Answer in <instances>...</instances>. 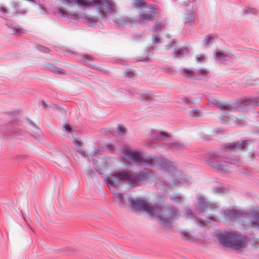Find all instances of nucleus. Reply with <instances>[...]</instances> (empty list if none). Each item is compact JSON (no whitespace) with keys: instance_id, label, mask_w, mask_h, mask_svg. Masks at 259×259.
Segmentation results:
<instances>
[{"instance_id":"f257e3e1","label":"nucleus","mask_w":259,"mask_h":259,"mask_svg":"<svg viewBox=\"0 0 259 259\" xmlns=\"http://www.w3.org/2000/svg\"><path fill=\"white\" fill-rule=\"evenodd\" d=\"M122 154L125 158L128 160L133 161L141 165L145 164L148 166L159 165L163 170L169 172V175L172 178L171 181L163 180L157 183L162 187L163 189L167 190L170 186H176V182L182 184L189 185L192 182V179L184 175L182 172L176 169L175 167L170 164L175 163L172 159H166L163 157H159L156 156L150 157L143 158L137 152L133 151L132 149L124 148L122 150Z\"/></svg>"},{"instance_id":"f03ea898","label":"nucleus","mask_w":259,"mask_h":259,"mask_svg":"<svg viewBox=\"0 0 259 259\" xmlns=\"http://www.w3.org/2000/svg\"><path fill=\"white\" fill-rule=\"evenodd\" d=\"M128 201L136 210L159 218L160 223L166 227H170L172 222L180 215L178 209L174 207H161L158 205L151 206L145 200L139 198H130Z\"/></svg>"},{"instance_id":"7ed1b4c3","label":"nucleus","mask_w":259,"mask_h":259,"mask_svg":"<svg viewBox=\"0 0 259 259\" xmlns=\"http://www.w3.org/2000/svg\"><path fill=\"white\" fill-rule=\"evenodd\" d=\"M247 146V140L227 143L224 145L223 151L209 154L206 162L210 166L220 171H229V164H238L239 158L234 156H227L229 151H236L245 149Z\"/></svg>"},{"instance_id":"20e7f679","label":"nucleus","mask_w":259,"mask_h":259,"mask_svg":"<svg viewBox=\"0 0 259 259\" xmlns=\"http://www.w3.org/2000/svg\"><path fill=\"white\" fill-rule=\"evenodd\" d=\"M149 175L148 172L141 171L135 175L124 171H115L105 179V182L110 189L119 188L121 185H127L129 188L139 186L144 184Z\"/></svg>"},{"instance_id":"39448f33","label":"nucleus","mask_w":259,"mask_h":259,"mask_svg":"<svg viewBox=\"0 0 259 259\" xmlns=\"http://www.w3.org/2000/svg\"><path fill=\"white\" fill-rule=\"evenodd\" d=\"M208 105L211 108H217L223 111L222 116L228 118L227 122L233 121L238 126L244 125L245 122L242 119H239L230 114V112H234L236 111L244 110L248 106H259V97L246 98L243 102L230 104L226 102H221L218 101H210Z\"/></svg>"},{"instance_id":"423d86ee","label":"nucleus","mask_w":259,"mask_h":259,"mask_svg":"<svg viewBox=\"0 0 259 259\" xmlns=\"http://www.w3.org/2000/svg\"><path fill=\"white\" fill-rule=\"evenodd\" d=\"M221 213L226 220L234 221L242 218L244 226L259 229V212L257 211L251 210L243 212L233 207H229L222 210Z\"/></svg>"},{"instance_id":"0eeeda50","label":"nucleus","mask_w":259,"mask_h":259,"mask_svg":"<svg viewBox=\"0 0 259 259\" xmlns=\"http://www.w3.org/2000/svg\"><path fill=\"white\" fill-rule=\"evenodd\" d=\"M215 234L220 243L224 246L242 250L247 246L246 237L241 234L218 231Z\"/></svg>"},{"instance_id":"6e6552de","label":"nucleus","mask_w":259,"mask_h":259,"mask_svg":"<svg viewBox=\"0 0 259 259\" xmlns=\"http://www.w3.org/2000/svg\"><path fill=\"white\" fill-rule=\"evenodd\" d=\"M91 5L100 9L99 13L101 17L107 19L111 22L112 21L115 24L122 25L125 21L117 18L114 16L116 13V7L111 0H93Z\"/></svg>"},{"instance_id":"1a4fd4ad","label":"nucleus","mask_w":259,"mask_h":259,"mask_svg":"<svg viewBox=\"0 0 259 259\" xmlns=\"http://www.w3.org/2000/svg\"><path fill=\"white\" fill-rule=\"evenodd\" d=\"M165 136L166 135L162 132H154L151 136V141L154 143H157L162 147L170 149L175 152H179L186 148V146L184 144L178 142L165 143L163 141Z\"/></svg>"},{"instance_id":"9d476101","label":"nucleus","mask_w":259,"mask_h":259,"mask_svg":"<svg viewBox=\"0 0 259 259\" xmlns=\"http://www.w3.org/2000/svg\"><path fill=\"white\" fill-rule=\"evenodd\" d=\"M184 76L194 79H203L206 78L208 71L206 68L196 69L193 68H185L180 71Z\"/></svg>"},{"instance_id":"9b49d317","label":"nucleus","mask_w":259,"mask_h":259,"mask_svg":"<svg viewBox=\"0 0 259 259\" xmlns=\"http://www.w3.org/2000/svg\"><path fill=\"white\" fill-rule=\"evenodd\" d=\"M21 124H22L23 126H25L26 130H27V132L28 133H30L31 134L33 133L37 135H40L41 133L40 129L38 127H37L35 124H33L30 121H15L12 122V125L14 128H19L20 130H22V128L21 127Z\"/></svg>"},{"instance_id":"f8f14e48","label":"nucleus","mask_w":259,"mask_h":259,"mask_svg":"<svg viewBox=\"0 0 259 259\" xmlns=\"http://www.w3.org/2000/svg\"><path fill=\"white\" fill-rule=\"evenodd\" d=\"M197 202L196 206L200 209H204L209 207L210 205V203L207 201L205 197L202 194H197L196 196Z\"/></svg>"},{"instance_id":"ddd939ff","label":"nucleus","mask_w":259,"mask_h":259,"mask_svg":"<svg viewBox=\"0 0 259 259\" xmlns=\"http://www.w3.org/2000/svg\"><path fill=\"white\" fill-rule=\"evenodd\" d=\"M201 97L200 96L193 97H184L181 100L177 101L179 103H193L197 104L200 102Z\"/></svg>"},{"instance_id":"4468645a","label":"nucleus","mask_w":259,"mask_h":259,"mask_svg":"<svg viewBox=\"0 0 259 259\" xmlns=\"http://www.w3.org/2000/svg\"><path fill=\"white\" fill-rule=\"evenodd\" d=\"M195 13L192 12L190 14H186L184 16V22L186 25L189 26L195 23Z\"/></svg>"},{"instance_id":"2eb2a0df","label":"nucleus","mask_w":259,"mask_h":259,"mask_svg":"<svg viewBox=\"0 0 259 259\" xmlns=\"http://www.w3.org/2000/svg\"><path fill=\"white\" fill-rule=\"evenodd\" d=\"M47 68L51 71L58 74L64 75L66 74V71L62 68H58L51 64H48Z\"/></svg>"},{"instance_id":"dca6fc26","label":"nucleus","mask_w":259,"mask_h":259,"mask_svg":"<svg viewBox=\"0 0 259 259\" xmlns=\"http://www.w3.org/2000/svg\"><path fill=\"white\" fill-rule=\"evenodd\" d=\"M188 54V51L187 48H175L174 50V57L181 58Z\"/></svg>"},{"instance_id":"f3484780","label":"nucleus","mask_w":259,"mask_h":259,"mask_svg":"<svg viewBox=\"0 0 259 259\" xmlns=\"http://www.w3.org/2000/svg\"><path fill=\"white\" fill-rule=\"evenodd\" d=\"M214 57L216 59L221 61H232V58L231 56L228 55H226L222 52H217L214 53Z\"/></svg>"},{"instance_id":"a211bd4d","label":"nucleus","mask_w":259,"mask_h":259,"mask_svg":"<svg viewBox=\"0 0 259 259\" xmlns=\"http://www.w3.org/2000/svg\"><path fill=\"white\" fill-rule=\"evenodd\" d=\"M213 35L212 34L207 35L203 40V45L205 47H208L213 43Z\"/></svg>"},{"instance_id":"6ab92c4d","label":"nucleus","mask_w":259,"mask_h":259,"mask_svg":"<svg viewBox=\"0 0 259 259\" xmlns=\"http://www.w3.org/2000/svg\"><path fill=\"white\" fill-rule=\"evenodd\" d=\"M229 190L224 187L220 186L217 187H213L212 188V191L214 194H222L228 192Z\"/></svg>"},{"instance_id":"aec40b11","label":"nucleus","mask_w":259,"mask_h":259,"mask_svg":"<svg viewBox=\"0 0 259 259\" xmlns=\"http://www.w3.org/2000/svg\"><path fill=\"white\" fill-rule=\"evenodd\" d=\"M76 55H77L79 59L82 60L85 63H89V61L93 60V58L92 56L85 55V54H79L78 53H75Z\"/></svg>"},{"instance_id":"412c9836","label":"nucleus","mask_w":259,"mask_h":259,"mask_svg":"<svg viewBox=\"0 0 259 259\" xmlns=\"http://www.w3.org/2000/svg\"><path fill=\"white\" fill-rule=\"evenodd\" d=\"M170 199L172 201L178 203H181L183 201V196L181 194H175L170 196Z\"/></svg>"},{"instance_id":"4be33fe9","label":"nucleus","mask_w":259,"mask_h":259,"mask_svg":"<svg viewBox=\"0 0 259 259\" xmlns=\"http://www.w3.org/2000/svg\"><path fill=\"white\" fill-rule=\"evenodd\" d=\"M84 23L90 25H95L97 22V19L93 17H85L83 18Z\"/></svg>"},{"instance_id":"5701e85b","label":"nucleus","mask_w":259,"mask_h":259,"mask_svg":"<svg viewBox=\"0 0 259 259\" xmlns=\"http://www.w3.org/2000/svg\"><path fill=\"white\" fill-rule=\"evenodd\" d=\"M189 115L191 117H198L203 115L202 111L198 109H192L189 112Z\"/></svg>"},{"instance_id":"b1692460","label":"nucleus","mask_w":259,"mask_h":259,"mask_svg":"<svg viewBox=\"0 0 259 259\" xmlns=\"http://www.w3.org/2000/svg\"><path fill=\"white\" fill-rule=\"evenodd\" d=\"M166 25V23L162 21H159L154 24V27H153V31L156 32L158 30H161L162 28L164 27Z\"/></svg>"},{"instance_id":"393cba45","label":"nucleus","mask_w":259,"mask_h":259,"mask_svg":"<svg viewBox=\"0 0 259 259\" xmlns=\"http://www.w3.org/2000/svg\"><path fill=\"white\" fill-rule=\"evenodd\" d=\"M244 14L248 15L249 14H252L254 15H257L259 14V11L257 10L255 8H246L244 10Z\"/></svg>"},{"instance_id":"a878e982","label":"nucleus","mask_w":259,"mask_h":259,"mask_svg":"<svg viewBox=\"0 0 259 259\" xmlns=\"http://www.w3.org/2000/svg\"><path fill=\"white\" fill-rule=\"evenodd\" d=\"M206 56L204 54H199L196 56L195 60L197 63H204L206 60Z\"/></svg>"},{"instance_id":"bb28decb","label":"nucleus","mask_w":259,"mask_h":259,"mask_svg":"<svg viewBox=\"0 0 259 259\" xmlns=\"http://www.w3.org/2000/svg\"><path fill=\"white\" fill-rule=\"evenodd\" d=\"M184 214L187 219L192 218L194 217L193 212L189 208H187L184 210Z\"/></svg>"},{"instance_id":"cd10ccee","label":"nucleus","mask_w":259,"mask_h":259,"mask_svg":"<svg viewBox=\"0 0 259 259\" xmlns=\"http://www.w3.org/2000/svg\"><path fill=\"white\" fill-rule=\"evenodd\" d=\"M35 47L38 51L44 53H48L50 52V50L48 48L39 45H36Z\"/></svg>"},{"instance_id":"c85d7f7f","label":"nucleus","mask_w":259,"mask_h":259,"mask_svg":"<svg viewBox=\"0 0 259 259\" xmlns=\"http://www.w3.org/2000/svg\"><path fill=\"white\" fill-rule=\"evenodd\" d=\"M57 13L61 16L63 17H68L67 13L64 10L61 9L60 8H56Z\"/></svg>"},{"instance_id":"c756f323","label":"nucleus","mask_w":259,"mask_h":259,"mask_svg":"<svg viewBox=\"0 0 259 259\" xmlns=\"http://www.w3.org/2000/svg\"><path fill=\"white\" fill-rule=\"evenodd\" d=\"M114 195L120 203L123 202V195L121 193H115Z\"/></svg>"},{"instance_id":"7c9ffc66","label":"nucleus","mask_w":259,"mask_h":259,"mask_svg":"<svg viewBox=\"0 0 259 259\" xmlns=\"http://www.w3.org/2000/svg\"><path fill=\"white\" fill-rule=\"evenodd\" d=\"M64 130L68 133H72L73 132H75V130H73L71 126L68 124H65L64 126Z\"/></svg>"},{"instance_id":"2f4dec72","label":"nucleus","mask_w":259,"mask_h":259,"mask_svg":"<svg viewBox=\"0 0 259 259\" xmlns=\"http://www.w3.org/2000/svg\"><path fill=\"white\" fill-rule=\"evenodd\" d=\"M181 233L186 237V239L188 240H191V236L190 233L188 231H183L181 232Z\"/></svg>"},{"instance_id":"473e14b6","label":"nucleus","mask_w":259,"mask_h":259,"mask_svg":"<svg viewBox=\"0 0 259 259\" xmlns=\"http://www.w3.org/2000/svg\"><path fill=\"white\" fill-rule=\"evenodd\" d=\"M205 221L208 223H211V222H217L218 221V218L214 215H209L207 217V220Z\"/></svg>"},{"instance_id":"72a5a7b5","label":"nucleus","mask_w":259,"mask_h":259,"mask_svg":"<svg viewBox=\"0 0 259 259\" xmlns=\"http://www.w3.org/2000/svg\"><path fill=\"white\" fill-rule=\"evenodd\" d=\"M13 32L16 33H23L21 28L19 26H15L13 28Z\"/></svg>"},{"instance_id":"f704fd0d","label":"nucleus","mask_w":259,"mask_h":259,"mask_svg":"<svg viewBox=\"0 0 259 259\" xmlns=\"http://www.w3.org/2000/svg\"><path fill=\"white\" fill-rule=\"evenodd\" d=\"M125 132V128L122 126H120L117 128V133L122 135Z\"/></svg>"},{"instance_id":"c9c22d12","label":"nucleus","mask_w":259,"mask_h":259,"mask_svg":"<svg viewBox=\"0 0 259 259\" xmlns=\"http://www.w3.org/2000/svg\"><path fill=\"white\" fill-rule=\"evenodd\" d=\"M134 72L132 71H126L124 72V75L127 77H132Z\"/></svg>"},{"instance_id":"e433bc0d","label":"nucleus","mask_w":259,"mask_h":259,"mask_svg":"<svg viewBox=\"0 0 259 259\" xmlns=\"http://www.w3.org/2000/svg\"><path fill=\"white\" fill-rule=\"evenodd\" d=\"M40 104L45 109L48 110L49 109V106L44 101H40Z\"/></svg>"},{"instance_id":"4c0bfd02","label":"nucleus","mask_w":259,"mask_h":259,"mask_svg":"<svg viewBox=\"0 0 259 259\" xmlns=\"http://www.w3.org/2000/svg\"><path fill=\"white\" fill-rule=\"evenodd\" d=\"M106 148L109 152H112L113 150V146L110 144H106Z\"/></svg>"},{"instance_id":"58836bf2","label":"nucleus","mask_w":259,"mask_h":259,"mask_svg":"<svg viewBox=\"0 0 259 259\" xmlns=\"http://www.w3.org/2000/svg\"><path fill=\"white\" fill-rule=\"evenodd\" d=\"M72 143L77 147H79L81 146V143L79 140L75 139L73 141Z\"/></svg>"},{"instance_id":"ea45409f","label":"nucleus","mask_w":259,"mask_h":259,"mask_svg":"<svg viewBox=\"0 0 259 259\" xmlns=\"http://www.w3.org/2000/svg\"><path fill=\"white\" fill-rule=\"evenodd\" d=\"M0 11L4 14H7L8 11L5 7H2L0 8Z\"/></svg>"},{"instance_id":"a19ab883","label":"nucleus","mask_w":259,"mask_h":259,"mask_svg":"<svg viewBox=\"0 0 259 259\" xmlns=\"http://www.w3.org/2000/svg\"><path fill=\"white\" fill-rule=\"evenodd\" d=\"M152 41L154 44H157V43L160 42L159 38L156 36H154Z\"/></svg>"},{"instance_id":"79ce46f5","label":"nucleus","mask_w":259,"mask_h":259,"mask_svg":"<svg viewBox=\"0 0 259 259\" xmlns=\"http://www.w3.org/2000/svg\"><path fill=\"white\" fill-rule=\"evenodd\" d=\"M100 152L99 150L98 149H95V151H93L91 154V156L93 157V156H96L99 152Z\"/></svg>"},{"instance_id":"37998d69","label":"nucleus","mask_w":259,"mask_h":259,"mask_svg":"<svg viewBox=\"0 0 259 259\" xmlns=\"http://www.w3.org/2000/svg\"><path fill=\"white\" fill-rule=\"evenodd\" d=\"M71 15L77 18L80 17L79 14L75 12L72 13Z\"/></svg>"},{"instance_id":"c03bdc74","label":"nucleus","mask_w":259,"mask_h":259,"mask_svg":"<svg viewBox=\"0 0 259 259\" xmlns=\"http://www.w3.org/2000/svg\"><path fill=\"white\" fill-rule=\"evenodd\" d=\"M173 45L171 44H169L165 46V49L168 50L170 49L171 48H172Z\"/></svg>"},{"instance_id":"a18cd8bd","label":"nucleus","mask_w":259,"mask_h":259,"mask_svg":"<svg viewBox=\"0 0 259 259\" xmlns=\"http://www.w3.org/2000/svg\"><path fill=\"white\" fill-rule=\"evenodd\" d=\"M246 85H254L256 84V83L253 82H246Z\"/></svg>"},{"instance_id":"49530a36","label":"nucleus","mask_w":259,"mask_h":259,"mask_svg":"<svg viewBox=\"0 0 259 259\" xmlns=\"http://www.w3.org/2000/svg\"><path fill=\"white\" fill-rule=\"evenodd\" d=\"M143 100H144V101L149 100H150V97H148V96H146V97H143Z\"/></svg>"},{"instance_id":"de8ad7c7","label":"nucleus","mask_w":259,"mask_h":259,"mask_svg":"<svg viewBox=\"0 0 259 259\" xmlns=\"http://www.w3.org/2000/svg\"><path fill=\"white\" fill-rule=\"evenodd\" d=\"M6 25L10 27H12V25L11 24V23L10 22H7V23H6Z\"/></svg>"},{"instance_id":"09e8293b","label":"nucleus","mask_w":259,"mask_h":259,"mask_svg":"<svg viewBox=\"0 0 259 259\" xmlns=\"http://www.w3.org/2000/svg\"><path fill=\"white\" fill-rule=\"evenodd\" d=\"M149 58L147 57L145 59H144L143 60H142L144 62H148L149 61Z\"/></svg>"},{"instance_id":"8fccbe9b","label":"nucleus","mask_w":259,"mask_h":259,"mask_svg":"<svg viewBox=\"0 0 259 259\" xmlns=\"http://www.w3.org/2000/svg\"><path fill=\"white\" fill-rule=\"evenodd\" d=\"M189 7L192 9V4L190 3L189 4Z\"/></svg>"},{"instance_id":"3c124183","label":"nucleus","mask_w":259,"mask_h":259,"mask_svg":"<svg viewBox=\"0 0 259 259\" xmlns=\"http://www.w3.org/2000/svg\"><path fill=\"white\" fill-rule=\"evenodd\" d=\"M221 120L222 123H225V120L223 119L222 118H221Z\"/></svg>"},{"instance_id":"603ef678","label":"nucleus","mask_w":259,"mask_h":259,"mask_svg":"<svg viewBox=\"0 0 259 259\" xmlns=\"http://www.w3.org/2000/svg\"><path fill=\"white\" fill-rule=\"evenodd\" d=\"M69 53H71V54H74L73 52H69Z\"/></svg>"},{"instance_id":"864d4df0","label":"nucleus","mask_w":259,"mask_h":259,"mask_svg":"<svg viewBox=\"0 0 259 259\" xmlns=\"http://www.w3.org/2000/svg\"><path fill=\"white\" fill-rule=\"evenodd\" d=\"M256 241H257V242H259V241H258V239H256Z\"/></svg>"}]
</instances>
